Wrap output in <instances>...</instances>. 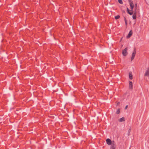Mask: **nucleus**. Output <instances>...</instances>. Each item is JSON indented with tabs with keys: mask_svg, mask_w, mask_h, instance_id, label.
Masks as SVG:
<instances>
[{
	"mask_svg": "<svg viewBox=\"0 0 149 149\" xmlns=\"http://www.w3.org/2000/svg\"><path fill=\"white\" fill-rule=\"evenodd\" d=\"M123 12H124V13H125V11H123Z\"/></svg>",
	"mask_w": 149,
	"mask_h": 149,
	"instance_id": "nucleus-22",
	"label": "nucleus"
},
{
	"mask_svg": "<svg viewBox=\"0 0 149 149\" xmlns=\"http://www.w3.org/2000/svg\"><path fill=\"white\" fill-rule=\"evenodd\" d=\"M127 48L126 47L122 51V54L124 56H126L128 54V53L127 52Z\"/></svg>",
	"mask_w": 149,
	"mask_h": 149,
	"instance_id": "nucleus-3",
	"label": "nucleus"
},
{
	"mask_svg": "<svg viewBox=\"0 0 149 149\" xmlns=\"http://www.w3.org/2000/svg\"><path fill=\"white\" fill-rule=\"evenodd\" d=\"M119 104V102H118L117 103V104Z\"/></svg>",
	"mask_w": 149,
	"mask_h": 149,
	"instance_id": "nucleus-21",
	"label": "nucleus"
},
{
	"mask_svg": "<svg viewBox=\"0 0 149 149\" xmlns=\"http://www.w3.org/2000/svg\"><path fill=\"white\" fill-rule=\"evenodd\" d=\"M120 112V109H118L117 110V111L116 112V113L117 114H118Z\"/></svg>",
	"mask_w": 149,
	"mask_h": 149,
	"instance_id": "nucleus-15",
	"label": "nucleus"
},
{
	"mask_svg": "<svg viewBox=\"0 0 149 149\" xmlns=\"http://www.w3.org/2000/svg\"><path fill=\"white\" fill-rule=\"evenodd\" d=\"M116 148V144L114 141H113L112 145L110 147V149H115Z\"/></svg>",
	"mask_w": 149,
	"mask_h": 149,
	"instance_id": "nucleus-4",
	"label": "nucleus"
},
{
	"mask_svg": "<svg viewBox=\"0 0 149 149\" xmlns=\"http://www.w3.org/2000/svg\"><path fill=\"white\" fill-rule=\"evenodd\" d=\"M136 48H134L133 52L132 54V56L131 58V61H132L133 60L134 58V57L135 56V54H136Z\"/></svg>",
	"mask_w": 149,
	"mask_h": 149,
	"instance_id": "nucleus-2",
	"label": "nucleus"
},
{
	"mask_svg": "<svg viewBox=\"0 0 149 149\" xmlns=\"http://www.w3.org/2000/svg\"><path fill=\"white\" fill-rule=\"evenodd\" d=\"M128 1L130 3V9H131L132 12H130V10H129V9L128 8H127V10L128 14H129L130 15H132L133 14L132 10L134 8V7L133 3V1H132V0H128Z\"/></svg>",
	"mask_w": 149,
	"mask_h": 149,
	"instance_id": "nucleus-1",
	"label": "nucleus"
},
{
	"mask_svg": "<svg viewBox=\"0 0 149 149\" xmlns=\"http://www.w3.org/2000/svg\"><path fill=\"white\" fill-rule=\"evenodd\" d=\"M145 74H149V68H148Z\"/></svg>",
	"mask_w": 149,
	"mask_h": 149,
	"instance_id": "nucleus-10",
	"label": "nucleus"
},
{
	"mask_svg": "<svg viewBox=\"0 0 149 149\" xmlns=\"http://www.w3.org/2000/svg\"><path fill=\"white\" fill-rule=\"evenodd\" d=\"M132 17L134 19H136V13L135 12L132 16Z\"/></svg>",
	"mask_w": 149,
	"mask_h": 149,
	"instance_id": "nucleus-7",
	"label": "nucleus"
},
{
	"mask_svg": "<svg viewBox=\"0 0 149 149\" xmlns=\"http://www.w3.org/2000/svg\"><path fill=\"white\" fill-rule=\"evenodd\" d=\"M128 107V105H127L126 106V107H125V109H126Z\"/></svg>",
	"mask_w": 149,
	"mask_h": 149,
	"instance_id": "nucleus-18",
	"label": "nucleus"
},
{
	"mask_svg": "<svg viewBox=\"0 0 149 149\" xmlns=\"http://www.w3.org/2000/svg\"><path fill=\"white\" fill-rule=\"evenodd\" d=\"M124 20H125V24L126 25H127V20L126 18L125 17H124Z\"/></svg>",
	"mask_w": 149,
	"mask_h": 149,
	"instance_id": "nucleus-12",
	"label": "nucleus"
},
{
	"mask_svg": "<svg viewBox=\"0 0 149 149\" xmlns=\"http://www.w3.org/2000/svg\"><path fill=\"white\" fill-rule=\"evenodd\" d=\"M129 74H132V72H130Z\"/></svg>",
	"mask_w": 149,
	"mask_h": 149,
	"instance_id": "nucleus-19",
	"label": "nucleus"
},
{
	"mask_svg": "<svg viewBox=\"0 0 149 149\" xmlns=\"http://www.w3.org/2000/svg\"><path fill=\"white\" fill-rule=\"evenodd\" d=\"M118 2L122 4H123V2L122 0H118Z\"/></svg>",
	"mask_w": 149,
	"mask_h": 149,
	"instance_id": "nucleus-14",
	"label": "nucleus"
},
{
	"mask_svg": "<svg viewBox=\"0 0 149 149\" xmlns=\"http://www.w3.org/2000/svg\"><path fill=\"white\" fill-rule=\"evenodd\" d=\"M118 120L120 122H123L125 121V119L124 117H122Z\"/></svg>",
	"mask_w": 149,
	"mask_h": 149,
	"instance_id": "nucleus-9",
	"label": "nucleus"
},
{
	"mask_svg": "<svg viewBox=\"0 0 149 149\" xmlns=\"http://www.w3.org/2000/svg\"><path fill=\"white\" fill-rule=\"evenodd\" d=\"M132 34V30H130L127 36V38H130Z\"/></svg>",
	"mask_w": 149,
	"mask_h": 149,
	"instance_id": "nucleus-6",
	"label": "nucleus"
},
{
	"mask_svg": "<svg viewBox=\"0 0 149 149\" xmlns=\"http://www.w3.org/2000/svg\"><path fill=\"white\" fill-rule=\"evenodd\" d=\"M129 88L130 89L132 88V83L131 81H129Z\"/></svg>",
	"mask_w": 149,
	"mask_h": 149,
	"instance_id": "nucleus-8",
	"label": "nucleus"
},
{
	"mask_svg": "<svg viewBox=\"0 0 149 149\" xmlns=\"http://www.w3.org/2000/svg\"><path fill=\"white\" fill-rule=\"evenodd\" d=\"M120 17V16L119 15H118L117 16H116L115 17V18L116 19H119Z\"/></svg>",
	"mask_w": 149,
	"mask_h": 149,
	"instance_id": "nucleus-13",
	"label": "nucleus"
},
{
	"mask_svg": "<svg viewBox=\"0 0 149 149\" xmlns=\"http://www.w3.org/2000/svg\"><path fill=\"white\" fill-rule=\"evenodd\" d=\"M131 128H130L129 130H128V135H129L130 134V132L131 131Z\"/></svg>",
	"mask_w": 149,
	"mask_h": 149,
	"instance_id": "nucleus-11",
	"label": "nucleus"
},
{
	"mask_svg": "<svg viewBox=\"0 0 149 149\" xmlns=\"http://www.w3.org/2000/svg\"><path fill=\"white\" fill-rule=\"evenodd\" d=\"M135 8L136 9H136H137V3H136L135 4Z\"/></svg>",
	"mask_w": 149,
	"mask_h": 149,
	"instance_id": "nucleus-17",
	"label": "nucleus"
},
{
	"mask_svg": "<svg viewBox=\"0 0 149 149\" xmlns=\"http://www.w3.org/2000/svg\"><path fill=\"white\" fill-rule=\"evenodd\" d=\"M145 76H147L148 78H149V75H145Z\"/></svg>",
	"mask_w": 149,
	"mask_h": 149,
	"instance_id": "nucleus-20",
	"label": "nucleus"
},
{
	"mask_svg": "<svg viewBox=\"0 0 149 149\" xmlns=\"http://www.w3.org/2000/svg\"><path fill=\"white\" fill-rule=\"evenodd\" d=\"M129 77L130 79H132L133 78V75H129Z\"/></svg>",
	"mask_w": 149,
	"mask_h": 149,
	"instance_id": "nucleus-16",
	"label": "nucleus"
},
{
	"mask_svg": "<svg viewBox=\"0 0 149 149\" xmlns=\"http://www.w3.org/2000/svg\"><path fill=\"white\" fill-rule=\"evenodd\" d=\"M106 142L109 145H111L112 143L111 140L109 139H106Z\"/></svg>",
	"mask_w": 149,
	"mask_h": 149,
	"instance_id": "nucleus-5",
	"label": "nucleus"
}]
</instances>
